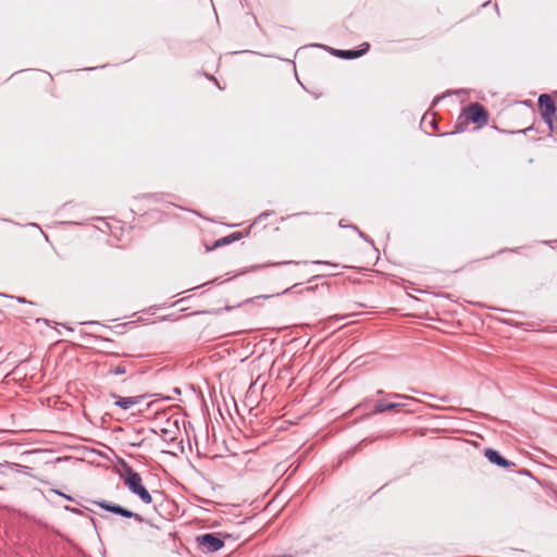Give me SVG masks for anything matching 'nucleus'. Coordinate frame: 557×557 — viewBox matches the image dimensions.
I'll list each match as a JSON object with an SVG mask.
<instances>
[{"mask_svg":"<svg viewBox=\"0 0 557 557\" xmlns=\"http://www.w3.org/2000/svg\"><path fill=\"white\" fill-rule=\"evenodd\" d=\"M124 471H125V478H124V484L128 488V491L138 496V498L146 505H149L152 503V497L148 490L143 484L141 476L138 472H136L132 467L124 463Z\"/></svg>","mask_w":557,"mask_h":557,"instance_id":"f257e3e1","label":"nucleus"},{"mask_svg":"<svg viewBox=\"0 0 557 557\" xmlns=\"http://www.w3.org/2000/svg\"><path fill=\"white\" fill-rule=\"evenodd\" d=\"M92 504L99 506L100 508L104 509L106 511L112 512L114 515H119L121 517L127 518V519H134L135 521L143 523L145 522V518L140 516L139 513L133 512L117 504L110 503L103 499L100 500H91Z\"/></svg>","mask_w":557,"mask_h":557,"instance_id":"f03ea898","label":"nucleus"},{"mask_svg":"<svg viewBox=\"0 0 557 557\" xmlns=\"http://www.w3.org/2000/svg\"><path fill=\"white\" fill-rule=\"evenodd\" d=\"M539 107L543 121L548 125L550 131H554L553 116L556 113V106L552 97L547 94H542L539 97Z\"/></svg>","mask_w":557,"mask_h":557,"instance_id":"7ed1b4c3","label":"nucleus"},{"mask_svg":"<svg viewBox=\"0 0 557 557\" xmlns=\"http://www.w3.org/2000/svg\"><path fill=\"white\" fill-rule=\"evenodd\" d=\"M466 120H470L472 123L478 125H484L487 123L488 114L484 107L478 102L470 103L462 112Z\"/></svg>","mask_w":557,"mask_h":557,"instance_id":"20e7f679","label":"nucleus"},{"mask_svg":"<svg viewBox=\"0 0 557 557\" xmlns=\"http://www.w3.org/2000/svg\"><path fill=\"white\" fill-rule=\"evenodd\" d=\"M197 543L210 553L218 552L224 546V542L212 533L197 536Z\"/></svg>","mask_w":557,"mask_h":557,"instance_id":"39448f33","label":"nucleus"},{"mask_svg":"<svg viewBox=\"0 0 557 557\" xmlns=\"http://www.w3.org/2000/svg\"><path fill=\"white\" fill-rule=\"evenodd\" d=\"M484 456L487 458V460L491 463L496 465L500 468L508 469V468L515 467L513 462L507 460L497 450H495L493 448H486L484 451Z\"/></svg>","mask_w":557,"mask_h":557,"instance_id":"423d86ee","label":"nucleus"},{"mask_svg":"<svg viewBox=\"0 0 557 557\" xmlns=\"http://www.w3.org/2000/svg\"><path fill=\"white\" fill-rule=\"evenodd\" d=\"M361 49L334 50L333 54L346 60L357 59L363 55L369 50L370 45L368 42H364L361 45Z\"/></svg>","mask_w":557,"mask_h":557,"instance_id":"0eeeda50","label":"nucleus"},{"mask_svg":"<svg viewBox=\"0 0 557 557\" xmlns=\"http://www.w3.org/2000/svg\"><path fill=\"white\" fill-rule=\"evenodd\" d=\"M112 397L115 398L114 405L122 408L123 410H128L133 406L140 404L145 396H132V397H121L115 394H112Z\"/></svg>","mask_w":557,"mask_h":557,"instance_id":"6e6552de","label":"nucleus"},{"mask_svg":"<svg viewBox=\"0 0 557 557\" xmlns=\"http://www.w3.org/2000/svg\"><path fill=\"white\" fill-rule=\"evenodd\" d=\"M407 407H408L407 403H394L393 399H392V401L381 399V400L376 401V404L374 406V412L382 413L387 410H398L400 408H407Z\"/></svg>","mask_w":557,"mask_h":557,"instance_id":"1a4fd4ad","label":"nucleus"},{"mask_svg":"<svg viewBox=\"0 0 557 557\" xmlns=\"http://www.w3.org/2000/svg\"><path fill=\"white\" fill-rule=\"evenodd\" d=\"M387 397L389 399H393L394 403H407L408 404V409H407V412H410V413H413L416 412L417 410L413 409V408H410V405L412 403H420L419 399L412 397V396H408V395H405V394H398V393H388L387 394Z\"/></svg>","mask_w":557,"mask_h":557,"instance_id":"9d476101","label":"nucleus"},{"mask_svg":"<svg viewBox=\"0 0 557 557\" xmlns=\"http://www.w3.org/2000/svg\"><path fill=\"white\" fill-rule=\"evenodd\" d=\"M301 262L299 261H293V260H286V261H278V262H268V263H263V264H256V265H252L250 267L247 271H256V270H260V269H263V268H269V267H281V265H287V264H295V265H298L300 264Z\"/></svg>","mask_w":557,"mask_h":557,"instance_id":"9b49d317","label":"nucleus"},{"mask_svg":"<svg viewBox=\"0 0 557 557\" xmlns=\"http://www.w3.org/2000/svg\"><path fill=\"white\" fill-rule=\"evenodd\" d=\"M240 237H242V234L239 232L232 233L227 236H224V237L218 239L214 243L213 248H219L221 246L228 245L235 240H238Z\"/></svg>","mask_w":557,"mask_h":557,"instance_id":"f8f14e48","label":"nucleus"},{"mask_svg":"<svg viewBox=\"0 0 557 557\" xmlns=\"http://www.w3.org/2000/svg\"><path fill=\"white\" fill-rule=\"evenodd\" d=\"M126 366L124 364H119L116 366L115 368L111 369L110 370V373L111 374H114V375H122V374H125L126 373Z\"/></svg>","mask_w":557,"mask_h":557,"instance_id":"ddd939ff","label":"nucleus"},{"mask_svg":"<svg viewBox=\"0 0 557 557\" xmlns=\"http://www.w3.org/2000/svg\"><path fill=\"white\" fill-rule=\"evenodd\" d=\"M270 297H271V296H269V295H259V296H257V297H252V298H248V299H246L245 301H243V302L238 304L236 307H240V306H243V305H245V304H250V302H252L255 299H260V298L268 299V298H270Z\"/></svg>","mask_w":557,"mask_h":557,"instance_id":"4468645a","label":"nucleus"},{"mask_svg":"<svg viewBox=\"0 0 557 557\" xmlns=\"http://www.w3.org/2000/svg\"><path fill=\"white\" fill-rule=\"evenodd\" d=\"M162 433H163V438H164V441H166V442H173V441L175 440V437L172 435V432H171V431L162 430Z\"/></svg>","mask_w":557,"mask_h":557,"instance_id":"2eb2a0df","label":"nucleus"},{"mask_svg":"<svg viewBox=\"0 0 557 557\" xmlns=\"http://www.w3.org/2000/svg\"><path fill=\"white\" fill-rule=\"evenodd\" d=\"M349 227H350V228H352V230H355L356 232H358L359 236H360L362 239H364V240H367V242H369V243H371V244H372V242L368 238V236H367L364 233H362V232H361V231H360L356 225H349Z\"/></svg>","mask_w":557,"mask_h":557,"instance_id":"dca6fc26","label":"nucleus"},{"mask_svg":"<svg viewBox=\"0 0 557 557\" xmlns=\"http://www.w3.org/2000/svg\"><path fill=\"white\" fill-rule=\"evenodd\" d=\"M234 308H235V306H226V307H224V308H220V309H215V310H213V311H212V313L220 314V313H222L223 311H230V310H232V309H234Z\"/></svg>","mask_w":557,"mask_h":557,"instance_id":"f3484780","label":"nucleus"},{"mask_svg":"<svg viewBox=\"0 0 557 557\" xmlns=\"http://www.w3.org/2000/svg\"><path fill=\"white\" fill-rule=\"evenodd\" d=\"M64 510L70 511V512L75 513V515H81L82 513V511L78 508L71 507L69 505L64 506Z\"/></svg>","mask_w":557,"mask_h":557,"instance_id":"a211bd4d","label":"nucleus"},{"mask_svg":"<svg viewBox=\"0 0 557 557\" xmlns=\"http://www.w3.org/2000/svg\"><path fill=\"white\" fill-rule=\"evenodd\" d=\"M270 214H272V211H264V212L260 213L258 215V218L256 219L255 223L261 221L262 219L269 216Z\"/></svg>","mask_w":557,"mask_h":557,"instance_id":"6ab92c4d","label":"nucleus"},{"mask_svg":"<svg viewBox=\"0 0 557 557\" xmlns=\"http://www.w3.org/2000/svg\"><path fill=\"white\" fill-rule=\"evenodd\" d=\"M312 263H314V264H326V265H332L334 268L338 267V264H336V263H331L329 261H321V260L312 261Z\"/></svg>","mask_w":557,"mask_h":557,"instance_id":"aec40b11","label":"nucleus"},{"mask_svg":"<svg viewBox=\"0 0 557 557\" xmlns=\"http://www.w3.org/2000/svg\"><path fill=\"white\" fill-rule=\"evenodd\" d=\"M52 492H54L55 494H58V495H60V496L64 497V499L73 500V497H72V496L66 495V494H64V493H62V492H60V491H58V490H53Z\"/></svg>","mask_w":557,"mask_h":557,"instance_id":"412c9836","label":"nucleus"},{"mask_svg":"<svg viewBox=\"0 0 557 557\" xmlns=\"http://www.w3.org/2000/svg\"><path fill=\"white\" fill-rule=\"evenodd\" d=\"M298 285H300L299 283H296L294 285H292L290 287H287L285 288L282 294H288L292 289L296 288Z\"/></svg>","mask_w":557,"mask_h":557,"instance_id":"4be33fe9","label":"nucleus"},{"mask_svg":"<svg viewBox=\"0 0 557 557\" xmlns=\"http://www.w3.org/2000/svg\"><path fill=\"white\" fill-rule=\"evenodd\" d=\"M422 394H423L424 396L430 397V398H436V396H435V395H433V394H431V393H428V392H424V393H422Z\"/></svg>","mask_w":557,"mask_h":557,"instance_id":"5701e85b","label":"nucleus"},{"mask_svg":"<svg viewBox=\"0 0 557 557\" xmlns=\"http://www.w3.org/2000/svg\"><path fill=\"white\" fill-rule=\"evenodd\" d=\"M431 125H432L434 128H437V123H436V121H435V119H434V117H432Z\"/></svg>","mask_w":557,"mask_h":557,"instance_id":"b1692460","label":"nucleus"},{"mask_svg":"<svg viewBox=\"0 0 557 557\" xmlns=\"http://www.w3.org/2000/svg\"><path fill=\"white\" fill-rule=\"evenodd\" d=\"M320 277H321V275H313L308 282H312V281L318 280Z\"/></svg>","mask_w":557,"mask_h":557,"instance_id":"393cba45","label":"nucleus"},{"mask_svg":"<svg viewBox=\"0 0 557 557\" xmlns=\"http://www.w3.org/2000/svg\"><path fill=\"white\" fill-rule=\"evenodd\" d=\"M383 394H385L383 389H377L376 391V395H383Z\"/></svg>","mask_w":557,"mask_h":557,"instance_id":"a878e982","label":"nucleus"},{"mask_svg":"<svg viewBox=\"0 0 557 557\" xmlns=\"http://www.w3.org/2000/svg\"><path fill=\"white\" fill-rule=\"evenodd\" d=\"M17 301H20V302H27L25 298H20V297L17 298Z\"/></svg>","mask_w":557,"mask_h":557,"instance_id":"bb28decb","label":"nucleus"},{"mask_svg":"<svg viewBox=\"0 0 557 557\" xmlns=\"http://www.w3.org/2000/svg\"><path fill=\"white\" fill-rule=\"evenodd\" d=\"M339 226L341 227H348L347 225H345V223H343V221H339Z\"/></svg>","mask_w":557,"mask_h":557,"instance_id":"cd10ccee","label":"nucleus"},{"mask_svg":"<svg viewBox=\"0 0 557 557\" xmlns=\"http://www.w3.org/2000/svg\"><path fill=\"white\" fill-rule=\"evenodd\" d=\"M314 287H307V290L312 292Z\"/></svg>","mask_w":557,"mask_h":557,"instance_id":"c85d7f7f","label":"nucleus"},{"mask_svg":"<svg viewBox=\"0 0 557 557\" xmlns=\"http://www.w3.org/2000/svg\"><path fill=\"white\" fill-rule=\"evenodd\" d=\"M209 79L215 81L214 76H208Z\"/></svg>","mask_w":557,"mask_h":557,"instance_id":"c756f323","label":"nucleus"},{"mask_svg":"<svg viewBox=\"0 0 557 557\" xmlns=\"http://www.w3.org/2000/svg\"><path fill=\"white\" fill-rule=\"evenodd\" d=\"M89 324H97L98 322L89 321Z\"/></svg>","mask_w":557,"mask_h":557,"instance_id":"7c9ffc66","label":"nucleus"}]
</instances>
